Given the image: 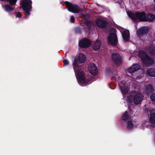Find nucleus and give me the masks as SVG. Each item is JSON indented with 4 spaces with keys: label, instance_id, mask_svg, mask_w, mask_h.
I'll use <instances>...</instances> for the list:
<instances>
[{
    "label": "nucleus",
    "instance_id": "f257e3e1",
    "mask_svg": "<svg viewBox=\"0 0 155 155\" xmlns=\"http://www.w3.org/2000/svg\"><path fill=\"white\" fill-rule=\"evenodd\" d=\"M73 59H74L73 62V69L78 81L85 85L87 84L89 81L86 80L84 71L80 68L81 66L80 64L84 63L85 61V55L80 53L77 57H73Z\"/></svg>",
    "mask_w": 155,
    "mask_h": 155
},
{
    "label": "nucleus",
    "instance_id": "f03ea898",
    "mask_svg": "<svg viewBox=\"0 0 155 155\" xmlns=\"http://www.w3.org/2000/svg\"><path fill=\"white\" fill-rule=\"evenodd\" d=\"M127 15L133 21H136L139 20L140 21H146V13L144 12H137L133 13L132 12H127Z\"/></svg>",
    "mask_w": 155,
    "mask_h": 155
},
{
    "label": "nucleus",
    "instance_id": "7ed1b4c3",
    "mask_svg": "<svg viewBox=\"0 0 155 155\" xmlns=\"http://www.w3.org/2000/svg\"><path fill=\"white\" fill-rule=\"evenodd\" d=\"M32 2L31 0H23L20 3V5L25 15V18H28L30 15V11L32 9Z\"/></svg>",
    "mask_w": 155,
    "mask_h": 155
},
{
    "label": "nucleus",
    "instance_id": "20e7f679",
    "mask_svg": "<svg viewBox=\"0 0 155 155\" xmlns=\"http://www.w3.org/2000/svg\"><path fill=\"white\" fill-rule=\"evenodd\" d=\"M143 95L141 93L132 94L127 96V101L130 103L133 102L135 104L140 103L143 98Z\"/></svg>",
    "mask_w": 155,
    "mask_h": 155
},
{
    "label": "nucleus",
    "instance_id": "39448f33",
    "mask_svg": "<svg viewBox=\"0 0 155 155\" xmlns=\"http://www.w3.org/2000/svg\"><path fill=\"white\" fill-rule=\"evenodd\" d=\"M139 56L142 62L147 65H150L153 64V60L150 58L146 52L142 50L139 51Z\"/></svg>",
    "mask_w": 155,
    "mask_h": 155
},
{
    "label": "nucleus",
    "instance_id": "423d86ee",
    "mask_svg": "<svg viewBox=\"0 0 155 155\" xmlns=\"http://www.w3.org/2000/svg\"><path fill=\"white\" fill-rule=\"evenodd\" d=\"M64 3L68 10L74 13H78L80 10L79 7L75 4H72L68 1H65Z\"/></svg>",
    "mask_w": 155,
    "mask_h": 155
},
{
    "label": "nucleus",
    "instance_id": "0eeeda50",
    "mask_svg": "<svg viewBox=\"0 0 155 155\" xmlns=\"http://www.w3.org/2000/svg\"><path fill=\"white\" fill-rule=\"evenodd\" d=\"M107 40L109 43L113 46H116L118 43L117 35L114 33H111L108 35Z\"/></svg>",
    "mask_w": 155,
    "mask_h": 155
},
{
    "label": "nucleus",
    "instance_id": "6e6552de",
    "mask_svg": "<svg viewBox=\"0 0 155 155\" xmlns=\"http://www.w3.org/2000/svg\"><path fill=\"white\" fill-rule=\"evenodd\" d=\"M91 41L89 39L84 38L79 41L78 45L81 48H87L91 46Z\"/></svg>",
    "mask_w": 155,
    "mask_h": 155
},
{
    "label": "nucleus",
    "instance_id": "1a4fd4ad",
    "mask_svg": "<svg viewBox=\"0 0 155 155\" xmlns=\"http://www.w3.org/2000/svg\"><path fill=\"white\" fill-rule=\"evenodd\" d=\"M113 61L117 66L120 65L122 62V59L120 55L117 53H113L111 55Z\"/></svg>",
    "mask_w": 155,
    "mask_h": 155
},
{
    "label": "nucleus",
    "instance_id": "9d476101",
    "mask_svg": "<svg viewBox=\"0 0 155 155\" xmlns=\"http://www.w3.org/2000/svg\"><path fill=\"white\" fill-rule=\"evenodd\" d=\"M88 70L89 72L93 75H96L98 73L97 67L94 63H91L89 64Z\"/></svg>",
    "mask_w": 155,
    "mask_h": 155
},
{
    "label": "nucleus",
    "instance_id": "9b49d317",
    "mask_svg": "<svg viewBox=\"0 0 155 155\" xmlns=\"http://www.w3.org/2000/svg\"><path fill=\"white\" fill-rule=\"evenodd\" d=\"M149 30V28L148 26H143L139 28L137 31V33L139 35L143 36V35H147L148 33Z\"/></svg>",
    "mask_w": 155,
    "mask_h": 155
},
{
    "label": "nucleus",
    "instance_id": "f8f14e48",
    "mask_svg": "<svg viewBox=\"0 0 155 155\" xmlns=\"http://www.w3.org/2000/svg\"><path fill=\"white\" fill-rule=\"evenodd\" d=\"M140 68V66L139 64H134L126 70V72L128 73L131 74V75H132V73L139 70Z\"/></svg>",
    "mask_w": 155,
    "mask_h": 155
},
{
    "label": "nucleus",
    "instance_id": "ddd939ff",
    "mask_svg": "<svg viewBox=\"0 0 155 155\" xmlns=\"http://www.w3.org/2000/svg\"><path fill=\"white\" fill-rule=\"evenodd\" d=\"M95 23L99 28H105L107 24L105 21L101 19H97L95 21Z\"/></svg>",
    "mask_w": 155,
    "mask_h": 155
},
{
    "label": "nucleus",
    "instance_id": "4468645a",
    "mask_svg": "<svg viewBox=\"0 0 155 155\" xmlns=\"http://www.w3.org/2000/svg\"><path fill=\"white\" fill-rule=\"evenodd\" d=\"M148 115L149 117V120L150 123L153 125H155V113H153L152 110H149V112L147 111Z\"/></svg>",
    "mask_w": 155,
    "mask_h": 155
},
{
    "label": "nucleus",
    "instance_id": "2eb2a0df",
    "mask_svg": "<svg viewBox=\"0 0 155 155\" xmlns=\"http://www.w3.org/2000/svg\"><path fill=\"white\" fill-rule=\"evenodd\" d=\"M122 35L125 41H128L130 39V33L129 30L124 31L122 33Z\"/></svg>",
    "mask_w": 155,
    "mask_h": 155
},
{
    "label": "nucleus",
    "instance_id": "dca6fc26",
    "mask_svg": "<svg viewBox=\"0 0 155 155\" xmlns=\"http://www.w3.org/2000/svg\"><path fill=\"white\" fill-rule=\"evenodd\" d=\"M146 73L149 76L155 77V68H149L147 71Z\"/></svg>",
    "mask_w": 155,
    "mask_h": 155
},
{
    "label": "nucleus",
    "instance_id": "f3484780",
    "mask_svg": "<svg viewBox=\"0 0 155 155\" xmlns=\"http://www.w3.org/2000/svg\"><path fill=\"white\" fill-rule=\"evenodd\" d=\"M130 115L128 114V112L127 111H125L124 113L122 115L121 117V120L124 121L129 120L131 119Z\"/></svg>",
    "mask_w": 155,
    "mask_h": 155
},
{
    "label": "nucleus",
    "instance_id": "a211bd4d",
    "mask_svg": "<svg viewBox=\"0 0 155 155\" xmlns=\"http://www.w3.org/2000/svg\"><path fill=\"white\" fill-rule=\"evenodd\" d=\"M101 44L100 41L97 40L93 45V49L95 51H98L100 48Z\"/></svg>",
    "mask_w": 155,
    "mask_h": 155
},
{
    "label": "nucleus",
    "instance_id": "6ab92c4d",
    "mask_svg": "<svg viewBox=\"0 0 155 155\" xmlns=\"http://www.w3.org/2000/svg\"><path fill=\"white\" fill-rule=\"evenodd\" d=\"M135 122L130 120H128L126 123V128L128 130H131L133 129L134 125L135 124Z\"/></svg>",
    "mask_w": 155,
    "mask_h": 155
},
{
    "label": "nucleus",
    "instance_id": "aec40b11",
    "mask_svg": "<svg viewBox=\"0 0 155 155\" xmlns=\"http://www.w3.org/2000/svg\"><path fill=\"white\" fill-rule=\"evenodd\" d=\"M146 17L147 20L146 21L151 22L155 19V15L149 14L146 15Z\"/></svg>",
    "mask_w": 155,
    "mask_h": 155
},
{
    "label": "nucleus",
    "instance_id": "412c9836",
    "mask_svg": "<svg viewBox=\"0 0 155 155\" xmlns=\"http://www.w3.org/2000/svg\"><path fill=\"white\" fill-rule=\"evenodd\" d=\"M148 50L151 55L155 58V46L151 45L148 48Z\"/></svg>",
    "mask_w": 155,
    "mask_h": 155
},
{
    "label": "nucleus",
    "instance_id": "4be33fe9",
    "mask_svg": "<svg viewBox=\"0 0 155 155\" xmlns=\"http://www.w3.org/2000/svg\"><path fill=\"white\" fill-rule=\"evenodd\" d=\"M12 5H5L3 6L5 10L7 12H10L13 11L14 9V8L12 7Z\"/></svg>",
    "mask_w": 155,
    "mask_h": 155
},
{
    "label": "nucleus",
    "instance_id": "5701e85b",
    "mask_svg": "<svg viewBox=\"0 0 155 155\" xmlns=\"http://www.w3.org/2000/svg\"><path fill=\"white\" fill-rule=\"evenodd\" d=\"M120 89L122 94H125L128 92V89L124 86L120 87Z\"/></svg>",
    "mask_w": 155,
    "mask_h": 155
},
{
    "label": "nucleus",
    "instance_id": "b1692460",
    "mask_svg": "<svg viewBox=\"0 0 155 155\" xmlns=\"http://www.w3.org/2000/svg\"><path fill=\"white\" fill-rule=\"evenodd\" d=\"M146 91L147 93L151 92L153 91L152 86L151 85H148L146 87Z\"/></svg>",
    "mask_w": 155,
    "mask_h": 155
},
{
    "label": "nucleus",
    "instance_id": "393cba45",
    "mask_svg": "<svg viewBox=\"0 0 155 155\" xmlns=\"http://www.w3.org/2000/svg\"><path fill=\"white\" fill-rule=\"evenodd\" d=\"M17 0H8V2H9L10 5H13L16 4Z\"/></svg>",
    "mask_w": 155,
    "mask_h": 155
},
{
    "label": "nucleus",
    "instance_id": "a878e982",
    "mask_svg": "<svg viewBox=\"0 0 155 155\" xmlns=\"http://www.w3.org/2000/svg\"><path fill=\"white\" fill-rule=\"evenodd\" d=\"M75 33L77 34H81V28L79 27L76 28L74 29Z\"/></svg>",
    "mask_w": 155,
    "mask_h": 155
},
{
    "label": "nucleus",
    "instance_id": "bb28decb",
    "mask_svg": "<svg viewBox=\"0 0 155 155\" xmlns=\"http://www.w3.org/2000/svg\"><path fill=\"white\" fill-rule=\"evenodd\" d=\"M91 29V26H86L84 28V31L86 33L88 32Z\"/></svg>",
    "mask_w": 155,
    "mask_h": 155
},
{
    "label": "nucleus",
    "instance_id": "cd10ccee",
    "mask_svg": "<svg viewBox=\"0 0 155 155\" xmlns=\"http://www.w3.org/2000/svg\"><path fill=\"white\" fill-rule=\"evenodd\" d=\"M150 98L152 101H155V93H153L150 96Z\"/></svg>",
    "mask_w": 155,
    "mask_h": 155
},
{
    "label": "nucleus",
    "instance_id": "c85d7f7f",
    "mask_svg": "<svg viewBox=\"0 0 155 155\" xmlns=\"http://www.w3.org/2000/svg\"><path fill=\"white\" fill-rule=\"evenodd\" d=\"M63 62L64 63V66H67L69 64V62L66 59H64L63 60Z\"/></svg>",
    "mask_w": 155,
    "mask_h": 155
},
{
    "label": "nucleus",
    "instance_id": "c756f323",
    "mask_svg": "<svg viewBox=\"0 0 155 155\" xmlns=\"http://www.w3.org/2000/svg\"><path fill=\"white\" fill-rule=\"evenodd\" d=\"M70 21L72 23H74L75 21V18L73 15L71 16Z\"/></svg>",
    "mask_w": 155,
    "mask_h": 155
},
{
    "label": "nucleus",
    "instance_id": "7c9ffc66",
    "mask_svg": "<svg viewBox=\"0 0 155 155\" xmlns=\"http://www.w3.org/2000/svg\"><path fill=\"white\" fill-rule=\"evenodd\" d=\"M15 13L17 14V15L16 16V17L21 18V17L22 14L20 12H18Z\"/></svg>",
    "mask_w": 155,
    "mask_h": 155
},
{
    "label": "nucleus",
    "instance_id": "2f4dec72",
    "mask_svg": "<svg viewBox=\"0 0 155 155\" xmlns=\"http://www.w3.org/2000/svg\"><path fill=\"white\" fill-rule=\"evenodd\" d=\"M85 24L86 25V26H91V22L90 21H86Z\"/></svg>",
    "mask_w": 155,
    "mask_h": 155
},
{
    "label": "nucleus",
    "instance_id": "473e14b6",
    "mask_svg": "<svg viewBox=\"0 0 155 155\" xmlns=\"http://www.w3.org/2000/svg\"><path fill=\"white\" fill-rule=\"evenodd\" d=\"M129 112H130V114H133V112L132 110L130 108H129Z\"/></svg>",
    "mask_w": 155,
    "mask_h": 155
},
{
    "label": "nucleus",
    "instance_id": "72a5a7b5",
    "mask_svg": "<svg viewBox=\"0 0 155 155\" xmlns=\"http://www.w3.org/2000/svg\"><path fill=\"white\" fill-rule=\"evenodd\" d=\"M1 1L3 2H7L8 1V0H0Z\"/></svg>",
    "mask_w": 155,
    "mask_h": 155
},
{
    "label": "nucleus",
    "instance_id": "f704fd0d",
    "mask_svg": "<svg viewBox=\"0 0 155 155\" xmlns=\"http://www.w3.org/2000/svg\"><path fill=\"white\" fill-rule=\"evenodd\" d=\"M111 79L112 80L115 79V78L114 77H112Z\"/></svg>",
    "mask_w": 155,
    "mask_h": 155
},
{
    "label": "nucleus",
    "instance_id": "c9c22d12",
    "mask_svg": "<svg viewBox=\"0 0 155 155\" xmlns=\"http://www.w3.org/2000/svg\"><path fill=\"white\" fill-rule=\"evenodd\" d=\"M153 10L154 11H155V6H154V7L153 8Z\"/></svg>",
    "mask_w": 155,
    "mask_h": 155
},
{
    "label": "nucleus",
    "instance_id": "e433bc0d",
    "mask_svg": "<svg viewBox=\"0 0 155 155\" xmlns=\"http://www.w3.org/2000/svg\"><path fill=\"white\" fill-rule=\"evenodd\" d=\"M97 6H99V5L98 4H97Z\"/></svg>",
    "mask_w": 155,
    "mask_h": 155
},
{
    "label": "nucleus",
    "instance_id": "4c0bfd02",
    "mask_svg": "<svg viewBox=\"0 0 155 155\" xmlns=\"http://www.w3.org/2000/svg\"><path fill=\"white\" fill-rule=\"evenodd\" d=\"M153 1L155 3V0H153Z\"/></svg>",
    "mask_w": 155,
    "mask_h": 155
},
{
    "label": "nucleus",
    "instance_id": "58836bf2",
    "mask_svg": "<svg viewBox=\"0 0 155 155\" xmlns=\"http://www.w3.org/2000/svg\"><path fill=\"white\" fill-rule=\"evenodd\" d=\"M66 54H67V53H66V54L65 56H66ZM65 57H66V56H65Z\"/></svg>",
    "mask_w": 155,
    "mask_h": 155
},
{
    "label": "nucleus",
    "instance_id": "ea45409f",
    "mask_svg": "<svg viewBox=\"0 0 155 155\" xmlns=\"http://www.w3.org/2000/svg\"><path fill=\"white\" fill-rule=\"evenodd\" d=\"M87 17L88 18L89 17V16H87Z\"/></svg>",
    "mask_w": 155,
    "mask_h": 155
}]
</instances>
